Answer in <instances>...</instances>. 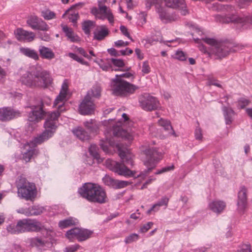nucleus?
I'll return each instance as SVG.
<instances>
[{
  "mask_svg": "<svg viewBox=\"0 0 252 252\" xmlns=\"http://www.w3.org/2000/svg\"><path fill=\"white\" fill-rule=\"evenodd\" d=\"M68 56L70 58L72 59L73 60L78 62L82 64L86 65H88L89 64L88 63L87 61H85L83 58L79 57L75 53H69L68 54Z\"/></svg>",
  "mask_w": 252,
  "mask_h": 252,
  "instance_id": "obj_42",
  "label": "nucleus"
},
{
  "mask_svg": "<svg viewBox=\"0 0 252 252\" xmlns=\"http://www.w3.org/2000/svg\"><path fill=\"white\" fill-rule=\"evenodd\" d=\"M159 207L157 203L154 204L152 207L147 211V214H150L152 212H156L158 211L159 209Z\"/></svg>",
  "mask_w": 252,
  "mask_h": 252,
  "instance_id": "obj_64",
  "label": "nucleus"
},
{
  "mask_svg": "<svg viewBox=\"0 0 252 252\" xmlns=\"http://www.w3.org/2000/svg\"><path fill=\"white\" fill-rule=\"evenodd\" d=\"M250 103V100L245 98H241L238 101V106L241 109L244 108Z\"/></svg>",
  "mask_w": 252,
  "mask_h": 252,
  "instance_id": "obj_50",
  "label": "nucleus"
},
{
  "mask_svg": "<svg viewBox=\"0 0 252 252\" xmlns=\"http://www.w3.org/2000/svg\"><path fill=\"white\" fill-rule=\"evenodd\" d=\"M213 9L226 12L225 15H216L215 21L221 23L229 22L242 23L245 21L244 18L239 17L234 6L231 5H223L218 2L213 3Z\"/></svg>",
  "mask_w": 252,
  "mask_h": 252,
  "instance_id": "obj_6",
  "label": "nucleus"
},
{
  "mask_svg": "<svg viewBox=\"0 0 252 252\" xmlns=\"http://www.w3.org/2000/svg\"><path fill=\"white\" fill-rule=\"evenodd\" d=\"M61 26L68 40L71 42H78L80 41V37L74 33L72 28L64 24H62Z\"/></svg>",
  "mask_w": 252,
  "mask_h": 252,
  "instance_id": "obj_22",
  "label": "nucleus"
},
{
  "mask_svg": "<svg viewBox=\"0 0 252 252\" xmlns=\"http://www.w3.org/2000/svg\"><path fill=\"white\" fill-rule=\"evenodd\" d=\"M251 0H241L239 2V6L243 8L249 5Z\"/></svg>",
  "mask_w": 252,
  "mask_h": 252,
  "instance_id": "obj_63",
  "label": "nucleus"
},
{
  "mask_svg": "<svg viewBox=\"0 0 252 252\" xmlns=\"http://www.w3.org/2000/svg\"><path fill=\"white\" fill-rule=\"evenodd\" d=\"M81 247L79 245L77 244L70 245L64 249V252H75L80 249Z\"/></svg>",
  "mask_w": 252,
  "mask_h": 252,
  "instance_id": "obj_49",
  "label": "nucleus"
},
{
  "mask_svg": "<svg viewBox=\"0 0 252 252\" xmlns=\"http://www.w3.org/2000/svg\"><path fill=\"white\" fill-rule=\"evenodd\" d=\"M155 9L159 19L163 23H171L179 19L178 15L175 12H169L166 7L158 3L156 4Z\"/></svg>",
  "mask_w": 252,
  "mask_h": 252,
  "instance_id": "obj_14",
  "label": "nucleus"
},
{
  "mask_svg": "<svg viewBox=\"0 0 252 252\" xmlns=\"http://www.w3.org/2000/svg\"><path fill=\"white\" fill-rule=\"evenodd\" d=\"M78 223V220L76 219L69 217L66 219L60 220L59 222V226L63 229L72 225H77Z\"/></svg>",
  "mask_w": 252,
  "mask_h": 252,
  "instance_id": "obj_30",
  "label": "nucleus"
},
{
  "mask_svg": "<svg viewBox=\"0 0 252 252\" xmlns=\"http://www.w3.org/2000/svg\"><path fill=\"white\" fill-rule=\"evenodd\" d=\"M165 5L173 9H178L183 15L188 13L185 0H164Z\"/></svg>",
  "mask_w": 252,
  "mask_h": 252,
  "instance_id": "obj_19",
  "label": "nucleus"
},
{
  "mask_svg": "<svg viewBox=\"0 0 252 252\" xmlns=\"http://www.w3.org/2000/svg\"><path fill=\"white\" fill-rule=\"evenodd\" d=\"M38 36L41 40L44 41H49L51 39L50 35L46 32H39Z\"/></svg>",
  "mask_w": 252,
  "mask_h": 252,
  "instance_id": "obj_59",
  "label": "nucleus"
},
{
  "mask_svg": "<svg viewBox=\"0 0 252 252\" xmlns=\"http://www.w3.org/2000/svg\"><path fill=\"white\" fill-rule=\"evenodd\" d=\"M38 52L41 58L48 60H51L55 58V54L53 50L44 46H39Z\"/></svg>",
  "mask_w": 252,
  "mask_h": 252,
  "instance_id": "obj_24",
  "label": "nucleus"
},
{
  "mask_svg": "<svg viewBox=\"0 0 252 252\" xmlns=\"http://www.w3.org/2000/svg\"><path fill=\"white\" fill-rule=\"evenodd\" d=\"M139 236L137 234L132 233L126 237L125 239V242L126 244H130L135 242L139 239Z\"/></svg>",
  "mask_w": 252,
  "mask_h": 252,
  "instance_id": "obj_44",
  "label": "nucleus"
},
{
  "mask_svg": "<svg viewBox=\"0 0 252 252\" xmlns=\"http://www.w3.org/2000/svg\"><path fill=\"white\" fill-rule=\"evenodd\" d=\"M169 201V198L166 197H162L160 200L157 202L156 203L160 207L161 206H164L165 208H166L168 205Z\"/></svg>",
  "mask_w": 252,
  "mask_h": 252,
  "instance_id": "obj_55",
  "label": "nucleus"
},
{
  "mask_svg": "<svg viewBox=\"0 0 252 252\" xmlns=\"http://www.w3.org/2000/svg\"><path fill=\"white\" fill-rule=\"evenodd\" d=\"M130 184L128 181L116 180V184L114 188L117 189H121L127 186Z\"/></svg>",
  "mask_w": 252,
  "mask_h": 252,
  "instance_id": "obj_52",
  "label": "nucleus"
},
{
  "mask_svg": "<svg viewBox=\"0 0 252 252\" xmlns=\"http://www.w3.org/2000/svg\"><path fill=\"white\" fill-rule=\"evenodd\" d=\"M109 0H98V7L103 14H106L107 17V20L110 24H113L114 22V16L110 9L105 5L106 3Z\"/></svg>",
  "mask_w": 252,
  "mask_h": 252,
  "instance_id": "obj_23",
  "label": "nucleus"
},
{
  "mask_svg": "<svg viewBox=\"0 0 252 252\" xmlns=\"http://www.w3.org/2000/svg\"><path fill=\"white\" fill-rule=\"evenodd\" d=\"M94 100L89 95H85L79 106V111L82 115H87L92 114L94 110Z\"/></svg>",
  "mask_w": 252,
  "mask_h": 252,
  "instance_id": "obj_16",
  "label": "nucleus"
},
{
  "mask_svg": "<svg viewBox=\"0 0 252 252\" xmlns=\"http://www.w3.org/2000/svg\"><path fill=\"white\" fill-rule=\"evenodd\" d=\"M98 148L95 144H92L91 145L89 151L90 155L94 157V158L97 159L98 161L100 160H102L100 158L99 154L98 153Z\"/></svg>",
  "mask_w": 252,
  "mask_h": 252,
  "instance_id": "obj_38",
  "label": "nucleus"
},
{
  "mask_svg": "<svg viewBox=\"0 0 252 252\" xmlns=\"http://www.w3.org/2000/svg\"><path fill=\"white\" fill-rule=\"evenodd\" d=\"M140 106L147 111H151L158 109L160 107V102L158 99L149 94L141 95L138 99Z\"/></svg>",
  "mask_w": 252,
  "mask_h": 252,
  "instance_id": "obj_11",
  "label": "nucleus"
},
{
  "mask_svg": "<svg viewBox=\"0 0 252 252\" xmlns=\"http://www.w3.org/2000/svg\"><path fill=\"white\" fill-rule=\"evenodd\" d=\"M7 230L8 232H10L11 234H17V233H20V232H19L18 228L17 226V224L15 225L14 224H9L7 227Z\"/></svg>",
  "mask_w": 252,
  "mask_h": 252,
  "instance_id": "obj_53",
  "label": "nucleus"
},
{
  "mask_svg": "<svg viewBox=\"0 0 252 252\" xmlns=\"http://www.w3.org/2000/svg\"><path fill=\"white\" fill-rule=\"evenodd\" d=\"M96 62L103 70L108 71L111 68L112 66L110 59H107L106 60L101 59L99 61Z\"/></svg>",
  "mask_w": 252,
  "mask_h": 252,
  "instance_id": "obj_36",
  "label": "nucleus"
},
{
  "mask_svg": "<svg viewBox=\"0 0 252 252\" xmlns=\"http://www.w3.org/2000/svg\"><path fill=\"white\" fill-rule=\"evenodd\" d=\"M91 12L97 19L102 20H104L105 19H107V17L106 16L107 15L106 14H103L102 12H101L99 8H97L96 7H93L91 9Z\"/></svg>",
  "mask_w": 252,
  "mask_h": 252,
  "instance_id": "obj_37",
  "label": "nucleus"
},
{
  "mask_svg": "<svg viewBox=\"0 0 252 252\" xmlns=\"http://www.w3.org/2000/svg\"><path fill=\"white\" fill-rule=\"evenodd\" d=\"M109 33L108 29L105 25H102L94 32V38L97 40H101L104 39Z\"/></svg>",
  "mask_w": 252,
  "mask_h": 252,
  "instance_id": "obj_27",
  "label": "nucleus"
},
{
  "mask_svg": "<svg viewBox=\"0 0 252 252\" xmlns=\"http://www.w3.org/2000/svg\"><path fill=\"white\" fill-rule=\"evenodd\" d=\"M80 197L91 203L103 204L106 202L105 190L97 184L86 183L78 189Z\"/></svg>",
  "mask_w": 252,
  "mask_h": 252,
  "instance_id": "obj_4",
  "label": "nucleus"
},
{
  "mask_svg": "<svg viewBox=\"0 0 252 252\" xmlns=\"http://www.w3.org/2000/svg\"><path fill=\"white\" fill-rule=\"evenodd\" d=\"M195 139L197 140H201L202 138V130L200 127H197L194 131Z\"/></svg>",
  "mask_w": 252,
  "mask_h": 252,
  "instance_id": "obj_61",
  "label": "nucleus"
},
{
  "mask_svg": "<svg viewBox=\"0 0 252 252\" xmlns=\"http://www.w3.org/2000/svg\"><path fill=\"white\" fill-rule=\"evenodd\" d=\"M163 42L162 40V37L160 35L159 33L156 36H151L147 39V42L151 44H154L155 42Z\"/></svg>",
  "mask_w": 252,
  "mask_h": 252,
  "instance_id": "obj_46",
  "label": "nucleus"
},
{
  "mask_svg": "<svg viewBox=\"0 0 252 252\" xmlns=\"http://www.w3.org/2000/svg\"><path fill=\"white\" fill-rule=\"evenodd\" d=\"M236 252H252L250 244H243Z\"/></svg>",
  "mask_w": 252,
  "mask_h": 252,
  "instance_id": "obj_57",
  "label": "nucleus"
},
{
  "mask_svg": "<svg viewBox=\"0 0 252 252\" xmlns=\"http://www.w3.org/2000/svg\"><path fill=\"white\" fill-rule=\"evenodd\" d=\"M39 20L36 16H31L27 20V23L32 29L35 30Z\"/></svg>",
  "mask_w": 252,
  "mask_h": 252,
  "instance_id": "obj_39",
  "label": "nucleus"
},
{
  "mask_svg": "<svg viewBox=\"0 0 252 252\" xmlns=\"http://www.w3.org/2000/svg\"><path fill=\"white\" fill-rule=\"evenodd\" d=\"M102 181L105 185L113 188L115 187L116 184V180L110 177L109 176L105 175L102 178Z\"/></svg>",
  "mask_w": 252,
  "mask_h": 252,
  "instance_id": "obj_43",
  "label": "nucleus"
},
{
  "mask_svg": "<svg viewBox=\"0 0 252 252\" xmlns=\"http://www.w3.org/2000/svg\"><path fill=\"white\" fill-rule=\"evenodd\" d=\"M66 14L68 15V18L70 22L73 23L76 22L79 18L78 12L73 9H68L62 15V18H64Z\"/></svg>",
  "mask_w": 252,
  "mask_h": 252,
  "instance_id": "obj_35",
  "label": "nucleus"
},
{
  "mask_svg": "<svg viewBox=\"0 0 252 252\" xmlns=\"http://www.w3.org/2000/svg\"><path fill=\"white\" fill-rule=\"evenodd\" d=\"M110 62H111V64H113L116 66L123 67L125 65V63L123 60L121 59H116L111 58L110 59Z\"/></svg>",
  "mask_w": 252,
  "mask_h": 252,
  "instance_id": "obj_54",
  "label": "nucleus"
},
{
  "mask_svg": "<svg viewBox=\"0 0 252 252\" xmlns=\"http://www.w3.org/2000/svg\"><path fill=\"white\" fill-rule=\"evenodd\" d=\"M142 72L143 74H148L151 71V68L149 66V63L148 61H144L143 63L142 66Z\"/></svg>",
  "mask_w": 252,
  "mask_h": 252,
  "instance_id": "obj_56",
  "label": "nucleus"
},
{
  "mask_svg": "<svg viewBox=\"0 0 252 252\" xmlns=\"http://www.w3.org/2000/svg\"><path fill=\"white\" fill-rule=\"evenodd\" d=\"M67 95L60 92L54 102V106H58L56 111L46 112L43 110V102L42 101L39 105H32L30 107L31 111L28 113V120L35 124L46 117L44 124V130L41 134L34 139L36 143H41L48 140L52 137L56 132L58 127V118L61 112L65 110L64 103L67 100Z\"/></svg>",
  "mask_w": 252,
  "mask_h": 252,
  "instance_id": "obj_1",
  "label": "nucleus"
},
{
  "mask_svg": "<svg viewBox=\"0 0 252 252\" xmlns=\"http://www.w3.org/2000/svg\"><path fill=\"white\" fill-rule=\"evenodd\" d=\"M120 30L121 32L126 36L127 37H128L129 39H131V40H132V37L130 36L128 32V30H127V29L126 27H125V26H121L120 27Z\"/></svg>",
  "mask_w": 252,
  "mask_h": 252,
  "instance_id": "obj_60",
  "label": "nucleus"
},
{
  "mask_svg": "<svg viewBox=\"0 0 252 252\" xmlns=\"http://www.w3.org/2000/svg\"><path fill=\"white\" fill-rule=\"evenodd\" d=\"M247 189L244 187H241L238 193L237 209L241 213L244 212L247 204Z\"/></svg>",
  "mask_w": 252,
  "mask_h": 252,
  "instance_id": "obj_21",
  "label": "nucleus"
},
{
  "mask_svg": "<svg viewBox=\"0 0 252 252\" xmlns=\"http://www.w3.org/2000/svg\"><path fill=\"white\" fill-rule=\"evenodd\" d=\"M49 26L43 20L40 19L38 23L37 26L35 30H40L42 31H47L49 30Z\"/></svg>",
  "mask_w": 252,
  "mask_h": 252,
  "instance_id": "obj_45",
  "label": "nucleus"
},
{
  "mask_svg": "<svg viewBox=\"0 0 252 252\" xmlns=\"http://www.w3.org/2000/svg\"><path fill=\"white\" fill-rule=\"evenodd\" d=\"M45 209L43 207L39 205H33L29 207L26 213L29 216H37L42 214Z\"/></svg>",
  "mask_w": 252,
  "mask_h": 252,
  "instance_id": "obj_33",
  "label": "nucleus"
},
{
  "mask_svg": "<svg viewBox=\"0 0 252 252\" xmlns=\"http://www.w3.org/2000/svg\"><path fill=\"white\" fill-rule=\"evenodd\" d=\"M22 83L30 87H48L53 82V79L49 71L39 69L32 72L26 71L21 77Z\"/></svg>",
  "mask_w": 252,
  "mask_h": 252,
  "instance_id": "obj_3",
  "label": "nucleus"
},
{
  "mask_svg": "<svg viewBox=\"0 0 252 252\" xmlns=\"http://www.w3.org/2000/svg\"><path fill=\"white\" fill-rule=\"evenodd\" d=\"M206 43L211 46V51L219 58L225 57L229 52L228 48L213 38H204L202 39Z\"/></svg>",
  "mask_w": 252,
  "mask_h": 252,
  "instance_id": "obj_12",
  "label": "nucleus"
},
{
  "mask_svg": "<svg viewBox=\"0 0 252 252\" xmlns=\"http://www.w3.org/2000/svg\"><path fill=\"white\" fill-rule=\"evenodd\" d=\"M41 16L47 20H52L55 18V13L49 9H45L41 12Z\"/></svg>",
  "mask_w": 252,
  "mask_h": 252,
  "instance_id": "obj_40",
  "label": "nucleus"
},
{
  "mask_svg": "<svg viewBox=\"0 0 252 252\" xmlns=\"http://www.w3.org/2000/svg\"><path fill=\"white\" fill-rule=\"evenodd\" d=\"M20 52L25 56L30 58L34 60H39V55L37 52L34 49L30 48H21Z\"/></svg>",
  "mask_w": 252,
  "mask_h": 252,
  "instance_id": "obj_29",
  "label": "nucleus"
},
{
  "mask_svg": "<svg viewBox=\"0 0 252 252\" xmlns=\"http://www.w3.org/2000/svg\"><path fill=\"white\" fill-rule=\"evenodd\" d=\"M94 26V22L91 21H85L82 24V29L85 33L89 35L91 29Z\"/></svg>",
  "mask_w": 252,
  "mask_h": 252,
  "instance_id": "obj_41",
  "label": "nucleus"
},
{
  "mask_svg": "<svg viewBox=\"0 0 252 252\" xmlns=\"http://www.w3.org/2000/svg\"><path fill=\"white\" fill-rule=\"evenodd\" d=\"M153 225L152 222H148L144 224L140 229V232L141 233L146 232Z\"/></svg>",
  "mask_w": 252,
  "mask_h": 252,
  "instance_id": "obj_58",
  "label": "nucleus"
},
{
  "mask_svg": "<svg viewBox=\"0 0 252 252\" xmlns=\"http://www.w3.org/2000/svg\"><path fill=\"white\" fill-rule=\"evenodd\" d=\"M17 226L20 233L26 232H39L44 228V226L35 219H25L19 220Z\"/></svg>",
  "mask_w": 252,
  "mask_h": 252,
  "instance_id": "obj_9",
  "label": "nucleus"
},
{
  "mask_svg": "<svg viewBox=\"0 0 252 252\" xmlns=\"http://www.w3.org/2000/svg\"><path fill=\"white\" fill-rule=\"evenodd\" d=\"M101 88L99 84L94 85L92 88L88 91L86 95H89V97L99 98L101 95Z\"/></svg>",
  "mask_w": 252,
  "mask_h": 252,
  "instance_id": "obj_28",
  "label": "nucleus"
},
{
  "mask_svg": "<svg viewBox=\"0 0 252 252\" xmlns=\"http://www.w3.org/2000/svg\"><path fill=\"white\" fill-rule=\"evenodd\" d=\"M119 124L113 126L112 128L107 127L104 131L105 140L101 139L100 141V146L102 150L106 153L109 152L108 146H114L116 143L114 140L115 137H121L127 139H130V135L128 132L124 130L120 126L121 123L118 122Z\"/></svg>",
  "mask_w": 252,
  "mask_h": 252,
  "instance_id": "obj_5",
  "label": "nucleus"
},
{
  "mask_svg": "<svg viewBox=\"0 0 252 252\" xmlns=\"http://www.w3.org/2000/svg\"><path fill=\"white\" fill-rule=\"evenodd\" d=\"M16 38L18 41L30 42L32 41L35 38V34L22 28H18L14 31Z\"/></svg>",
  "mask_w": 252,
  "mask_h": 252,
  "instance_id": "obj_20",
  "label": "nucleus"
},
{
  "mask_svg": "<svg viewBox=\"0 0 252 252\" xmlns=\"http://www.w3.org/2000/svg\"><path fill=\"white\" fill-rule=\"evenodd\" d=\"M111 86L115 95L123 96L133 94L138 88L136 86L121 78L117 74L112 80Z\"/></svg>",
  "mask_w": 252,
  "mask_h": 252,
  "instance_id": "obj_8",
  "label": "nucleus"
},
{
  "mask_svg": "<svg viewBox=\"0 0 252 252\" xmlns=\"http://www.w3.org/2000/svg\"><path fill=\"white\" fill-rule=\"evenodd\" d=\"M41 133L36 137H35L30 143H27L24 146V148L26 150V152H24L23 155V159L26 162H29L33 155L36 154L37 150L35 148V145L41 144V143H36L34 141V139L40 136ZM44 142H43V143Z\"/></svg>",
  "mask_w": 252,
  "mask_h": 252,
  "instance_id": "obj_17",
  "label": "nucleus"
},
{
  "mask_svg": "<svg viewBox=\"0 0 252 252\" xmlns=\"http://www.w3.org/2000/svg\"><path fill=\"white\" fill-rule=\"evenodd\" d=\"M226 204L221 200H214L209 204V209L218 214L221 213L225 209Z\"/></svg>",
  "mask_w": 252,
  "mask_h": 252,
  "instance_id": "obj_25",
  "label": "nucleus"
},
{
  "mask_svg": "<svg viewBox=\"0 0 252 252\" xmlns=\"http://www.w3.org/2000/svg\"><path fill=\"white\" fill-rule=\"evenodd\" d=\"M146 155V159L144 161V165L147 167L146 173L154 169L162 158L161 153L158 152L156 148H150L144 151Z\"/></svg>",
  "mask_w": 252,
  "mask_h": 252,
  "instance_id": "obj_10",
  "label": "nucleus"
},
{
  "mask_svg": "<svg viewBox=\"0 0 252 252\" xmlns=\"http://www.w3.org/2000/svg\"><path fill=\"white\" fill-rule=\"evenodd\" d=\"M174 166L173 164H172L170 166H165L162 168L161 169L158 170L156 172L155 174L158 175L163 173L164 172H168L171 170H174Z\"/></svg>",
  "mask_w": 252,
  "mask_h": 252,
  "instance_id": "obj_51",
  "label": "nucleus"
},
{
  "mask_svg": "<svg viewBox=\"0 0 252 252\" xmlns=\"http://www.w3.org/2000/svg\"><path fill=\"white\" fill-rule=\"evenodd\" d=\"M72 132L74 135L82 141L89 139V135L83 128L81 127H78L73 129Z\"/></svg>",
  "mask_w": 252,
  "mask_h": 252,
  "instance_id": "obj_34",
  "label": "nucleus"
},
{
  "mask_svg": "<svg viewBox=\"0 0 252 252\" xmlns=\"http://www.w3.org/2000/svg\"><path fill=\"white\" fill-rule=\"evenodd\" d=\"M84 125L90 132L96 133L99 128L98 124L94 120L90 119L85 121Z\"/></svg>",
  "mask_w": 252,
  "mask_h": 252,
  "instance_id": "obj_32",
  "label": "nucleus"
},
{
  "mask_svg": "<svg viewBox=\"0 0 252 252\" xmlns=\"http://www.w3.org/2000/svg\"><path fill=\"white\" fill-rule=\"evenodd\" d=\"M20 115V113L18 111H15L11 107L0 108V121L2 122L10 121Z\"/></svg>",
  "mask_w": 252,
  "mask_h": 252,
  "instance_id": "obj_18",
  "label": "nucleus"
},
{
  "mask_svg": "<svg viewBox=\"0 0 252 252\" xmlns=\"http://www.w3.org/2000/svg\"><path fill=\"white\" fill-rule=\"evenodd\" d=\"M158 125L163 127V128L167 131H169V134L172 135H173L175 137H176V134L174 130L173 129L172 126L171 125L170 121L163 119L162 118H160L158 121Z\"/></svg>",
  "mask_w": 252,
  "mask_h": 252,
  "instance_id": "obj_31",
  "label": "nucleus"
},
{
  "mask_svg": "<svg viewBox=\"0 0 252 252\" xmlns=\"http://www.w3.org/2000/svg\"><path fill=\"white\" fill-rule=\"evenodd\" d=\"M92 233V231L87 229L74 227L66 231L65 236L70 241L76 238L78 241L82 242L89 239Z\"/></svg>",
  "mask_w": 252,
  "mask_h": 252,
  "instance_id": "obj_13",
  "label": "nucleus"
},
{
  "mask_svg": "<svg viewBox=\"0 0 252 252\" xmlns=\"http://www.w3.org/2000/svg\"><path fill=\"white\" fill-rule=\"evenodd\" d=\"M77 51L79 53L81 54L82 56H83L84 57L88 59H91V57L88 55V54L87 53V52L85 51V50L83 48L81 47L78 48L77 49Z\"/></svg>",
  "mask_w": 252,
  "mask_h": 252,
  "instance_id": "obj_62",
  "label": "nucleus"
},
{
  "mask_svg": "<svg viewBox=\"0 0 252 252\" xmlns=\"http://www.w3.org/2000/svg\"><path fill=\"white\" fill-rule=\"evenodd\" d=\"M18 196L26 200H32L36 197L37 190L34 183H30L24 177H18L16 181Z\"/></svg>",
  "mask_w": 252,
  "mask_h": 252,
  "instance_id": "obj_7",
  "label": "nucleus"
},
{
  "mask_svg": "<svg viewBox=\"0 0 252 252\" xmlns=\"http://www.w3.org/2000/svg\"><path fill=\"white\" fill-rule=\"evenodd\" d=\"M147 14L145 12H140L138 14V25L143 26L146 23Z\"/></svg>",
  "mask_w": 252,
  "mask_h": 252,
  "instance_id": "obj_47",
  "label": "nucleus"
},
{
  "mask_svg": "<svg viewBox=\"0 0 252 252\" xmlns=\"http://www.w3.org/2000/svg\"><path fill=\"white\" fill-rule=\"evenodd\" d=\"M226 125H230L232 121L235 112L230 107L223 106L222 107Z\"/></svg>",
  "mask_w": 252,
  "mask_h": 252,
  "instance_id": "obj_26",
  "label": "nucleus"
},
{
  "mask_svg": "<svg viewBox=\"0 0 252 252\" xmlns=\"http://www.w3.org/2000/svg\"><path fill=\"white\" fill-rule=\"evenodd\" d=\"M116 147L119 152L120 156L123 163L114 160L107 159L106 161V165L108 168L112 171L117 173L118 174L125 177H133L135 175V172L129 170L126 166L124 163L126 165H133V155L131 153L129 150L126 148L122 147L121 144L115 143L114 146Z\"/></svg>",
  "mask_w": 252,
  "mask_h": 252,
  "instance_id": "obj_2",
  "label": "nucleus"
},
{
  "mask_svg": "<svg viewBox=\"0 0 252 252\" xmlns=\"http://www.w3.org/2000/svg\"><path fill=\"white\" fill-rule=\"evenodd\" d=\"M27 243L32 247H35L38 251H44L50 247L49 240L45 236H37L28 238Z\"/></svg>",
  "mask_w": 252,
  "mask_h": 252,
  "instance_id": "obj_15",
  "label": "nucleus"
},
{
  "mask_svg": "<svg viewBox=\"0 0 252 252\" xmlns=\"http://www.w3.org/2000/svg\"><path fill=\"white\" fill-rule=\"evenodd\" d=\"M174 58L181 61H185L187 59L186 55L181 50H177Z\"/></svg>",
  "mask_w": 252,
  "mask_h": 252,
  "instance_id": "obj_48",
  "label": "nucleus"
}]
</instances>
